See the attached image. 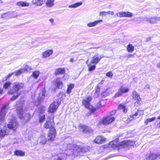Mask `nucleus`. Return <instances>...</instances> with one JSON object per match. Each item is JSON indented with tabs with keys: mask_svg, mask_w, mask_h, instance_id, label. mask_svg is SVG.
Wrapping results in <instances>:
<instances>
[{
	"mask_svg": "<svg viewBox=\"0 0 160 160\" xmlns=\"http://www.w3.org/2000/svg\"><path fill=\"white\" fill-rule=\"evenodd\" d=\"M53 116L52 115L48 116L46 122L44 124V127L46 128L50 129L48 136L50 138V140H53L56 135L55 129L53 128L54 123L53 121Z\"/></svg>",
	"mask_w": 160,
	"mask_h": 160,
	"instance_id": "nucleus-1",
	"label": "nucleus"
},
{
	"mask_svg": "<svg viewBox=\"0 0 160 160\" xmlns=\"http://www.w3.org/2000/svg\"><path fill=\"white\" fill-rule=\"evenodd\" d=\"M23 86L24 85L22 83L18 82L14 83L12 88L9 90L8 92V93L11 95L16 93V95L12 96L11 98V100H14L20 95V93L18 92L19 90L23 87Z\"/></svg>",
	"mask_w": 160,
	"mask_h": 160,
	"instance_id": "nucleus-2",
	"label": "nucleus"
},
{
	"mask_svg": "<svg viewBox=\"0 0 160 160\" xmlns=\"http://www.w3.org/2000/svg\"><path fill=\"white\" fill-rule=\"evenodd\" d=\"M92 100V97H87L86 99L82 100V102L83 105L85 108L88 109L91 112H93L95 111L96 109L90 103V102Z\"/></svg>",
	"mask_w": 160,
	"mask_h": 160,
	"instance_id": "nucleus-3",
	"label": "nucleus"
},
{
	"mask_svg": "<svg viewBox=\"0 0 160 160\" xmlns=\"http://www.w3.org/2000/svg\"><path fill=\"white\" fill-rule=\"evenodd\" d=\"M135 142V141H123L120 143V144H117L116 146L122 147L125 148L126 147H128L131 146H134Z\"/></svg>",
	"mask_w": 160,
	"mask_h": 160,
	"instance_id": "nucleus-4",
	"label": "nucleus"
},
{
	"mask_svg": "<svg viewBox=\"0 0 160 160\" xmlns=\"http://www.w3.org/2000/svg\"><path fill=\"white\" fill-rule=\"evenodd\" d=\"M9 104L4 105L2 108L1 111L0 112V120L3 121L5 118V116L7 110L8 109Z\"/></svg>",
	"mask_w": 160,
	"mask_h": 160,
	"instance_id": "nucleus-5",
	"label": "nucleus"
},
{
	"mask_svg": "<svg viewBox=\"0 0 160 160\" xmlns=\"http://www.w3.org/2000/svg\"><path fill=\"white\" fill-rule=\"evenodd\" d=\"M78 127L79 131L83 133H91L93 132L89 127L82 124L79 125Z\"/></svg>",
	"mask_w": 160,
	"mask_h": 160,
	"instance_id": "nucleus-6",
	"label": "nucleus"
},
{
	"mask_svg": "<svg viewBox=\"0 0 160 160\" xmlns=\"http://www.w3.org/2000/svg\"><path fill=\"white\" fill-rule=\"evenodd\" d=\"M129 88L123 87L122 86L121 87L118 92H117L114 95V98L119 97L122 95L123 93H126L129 91Z\"/></svg>",
	"mask_w": 160,
	"mask_h": 160,
	"instance_id": "nucleus-7",
	"label": "nucleus"
},
{
	"mask_svg": "<svg viewBox=\"0 0 160 160\" xmlns=\"http://www.w3.org/2000/svg\"><path fill=\"white\" fill-rule=\"evenodd\" d=\"M115 119L114 117L111 116H107L106 117L104 118L102 122L103 124L105 125H107L110 123L112 122Z\"/></svg>",
	"mask_w": 160,
	"mask_h": 160,
	"instance_id": "nucleus-8",
	"label": "nucleus"
},
{
	"mask_svg": "<svg viewBox=\"0 0 160 160\" xmlns=\"http://www.w3.org/2000/svg\"><path fill=\"white\" fill-rule=\"evenodd\" d=\"M18 126V123L15 119L10 122L8 124V128L9 129H12L14 131H15L17 129Z\"/></svg>",
	"mask_w": 160,
	"mask_h": 160,
	"instance_id": "nucleus-9",
	"label": "nucleus"
},
{
	"mask_svg": "<svg viewBox=\"0 0 160 160\" xmlns=\"http://www.w3.org/2000/svg\"><path fill=\"white\" fill-rule=\"evenodd\" d=\"M104 56L103 55H99L97 53L93 57L91 61V63L95 64H97L99 62L101 59Z\"/></svg>",
	"mask_w": 160,
	"mask_h": 160,
	"instance_id": "nucleus-10",
	"label": "nucleus"
},
{
	"mask_svg": "<svg viewBox=\"0 0 160 160\" xmlns=\"http://www.w3.org/2000/svg\"><path fill=\"white\" fill-rule=\"evenodd\" d=\"M58 106V102H54L50 105L48 109V112L51 113L54 112L57 110Z\"/></svg>",
	"mask_w": 160,
	"mask_h": 160,
	"instance_id": "nucleus-11",
	"label": "nucleus"
},
{
	"mask_svg": "<svg viewBox=\"0 0 160 160\" xmlns=\"http://www.w3.org/2000/svg\"><path fill=\"white\" fill-rule=\"evenodd\" d=\"M54 84L59 89H62L63 86V83L60 78H56L54 80Z\"/></svg>",
	"mask_w": 160,
	"mask_h": 160,
	"instance_id": "nucleus-12",
	"label": "nucleus"
},
{
	"mask_svg": "<svg viewBox=\"0 0 160 160\" xmlns=\"http://www.w3.org/2000/svg\"><path fill=\"white\" fill-rule=\"evenodd\" d=\"M53 51L52 49H49L47 50L42 53V58H45L48 57L53 53Z\"/></svg>",
	"mask_w": 160,
	"mask_h": 160,
	"instance_id": "nucleus-13",
	"label": "nucleus"
},
{
	"mask_svg": "<svg viewBox=\"0 0 160 160\" xmlns=\"http://www.w3.org/2000/svg\"><path fill=\"white\" fill-rule=\"evenodd\" d=\"M132 94L133 99L137 100V101L135 102L134 104L136 105H138V104L139 100L140 99L139 95L136 91L133 92H132Z\"/></svg>",
	"mask_w": 160,
	"mask_h": 160,
	"instance_id": "nucleus-14",
	"label": "nucleus"
},
{
	"mask_svg": "<svg viewBox=\"0 0 160 160\" xmlns=\"http://www.w3.org/2000/svg\"><path fill=\"white\" fill-rule=\"evenodd\" d=\"M143 114V112L142 110H138L137 111L135 112L134 114L131 116V117L129 118L130 120H132L134 118H135L136 117L138 116V115L139 116H140L142 115Z\"/></svg>",
	"mask_w": 160,
	"mask_h": 160,
	"instance_id": "nucleus-15",
	"label": "nucleus"
},
{
	"mask_svg": "<svg viewBox=\"0 0 160 160\" xmlns=\"http://www.w3.org/2000/svg\"><path fill=\"white\" fill-rule=\"evenodd\" d=\"M102 20L100 19L94 21L93 22H90L87 24V26L89 27H95L99 23L102 22Z\"/></svg>",
	"mask_w": 160,
	"mask_h": 160,
	"instance_id": "nucleus-16",
	"label": "nucleus"
},
{
	"mask_svg": "<svg viewBox=\"0 0 160 160\" xmlns=\"http://www.w3.org/2000/svg\"><path fill=\"white\" fill-rule=\"evenodd\" d=\"M145 21L148 22L151 24H154L156 22V19L155 17L151 18L146 17L144 18Z\"/></svg>",
	"mask_w": 160,
	"mask_h": 160,
	"instance_id": "nucleus-17",
	"label": "nucleus"
},
{
	"mask_svg": "<svg viewBox=\"0 0 160 160\" xmlns=\"http://www.w3.org/2000/svg\"><path fill=\"white\" fill-rule=\"evenodd\" d=\"M65 71L64 68H58L55 70L54 74L57 75L58 74H64Z\"/></svg>",
	"mask_w": 160,
	"mask_h": 160,
	"instance_id": "nucleus-18",
	"label": "nucleus"
},
{
	"mask_svg": "<svg viewBox=\"0 0 160 160\" xmlns=\"http://www.w3.org/2000/svg\"><path fill=\"white\" fill-rule=\"evenodd\" d=\"M158 155L155 154H152L151 155L150 154H148L146 156V158L147 160H154L156 159V158L158 157H160V156Z\"/></svg>",
	"mask_w": 160,
	"mask_h": 160,
	"instance_id": "nucleus-19",
	"label": "nucleus"
},
{
	"mask_svg": "<svg viewBox=\"0 0 160 160\" xmlns=\"http://www.w3.org/2000/svg\"><path fill=\"white\" fill-rule=\"evenodd\" d=\"M16 110L18 114L19 115V118L21 119H22L23 117V111H22V104L20 105V107L17 108Z\"/></svg>",
	"mask_w": 160,
	"mask_h": 160,
	"instance_id": "nucleus-20",
	"label": "nucleus"
},
{
	"mask_svg": "<svg viewBox=\"0 0 160 160\" xmlns=\"http://www.w3.org/2000/svg\"><path fill=\"white\" fill-rule=\"evenodd\" d=\"M45 2V0H32V2L37 6H40L42 5Z\"/></svg>",
	"mask_w": 160,
	"mask_h": 160,
	"instance_id": "nucleus-21",
	"label": "nucleus"
},
{
	"mask_svg": "<svg viewBox=\"0 0 160 160\" xmlns=\"http://www.w3.org/2000/svg\"><path fill=\"white\" fill-rule=\"evenodd\" d=\"M131 21L134 22L139 23L140 22H142L145 21L144 18L141 17L136 18L131 20Z\"/></svg>",
	"mask_w": 160,
	"mask_h": 160,
	"instance_id": "nucleus-22",
	"label": "nucleus"
},
{
	"mask_svg": "<svg viewBox=\"0 0 160 160\" xmlns=\"http://www.w3.org/2000/svg\"><path fill=\"white\" fill-rule=\"evenodd\" d=\"M55 0H48L46 2L47 6L49 7H51L54 5V2Z\"/></svg>",
	"mask_w": 160,
	"mask_h": 160,
	"instance_id": "nucleus-23",
	"label": "nucleus"
},
{
	"mask_svg": "<svg viewBox=\"0 0 160 160\" xmlns=\"http://www.w3.org/2000/svg\"><path fill=\"white\" fill-rule=\"evenodd\" d=\"M17 5L18 6L22 7H27L29 6V3L28 2H19L17 3Z\"/></svg>",
	"mask_w": 160,
	"mask_h": 160,
	"instance_id": "nucleus-24",
	"label": "nucleus"
},
{
	"mask_svg": "<svg viewBox=\"0 0 160 160\" xmlns=\"http://www.w3.org/2000/svg\"><path fill=\"white\" fill-rule=\"evenodd\" d=\"M118 109L120 110H122L123 112L126 113L127 112V108H126V106L123 104H121L119 105L118 107Z\"/></svg>",
	"mask_w": 160,
	"mask_h": 160,
	"instance_id": "nucleus-25",
	"label": "nucleus"
},
{
	"mask_svg": "<svg viewBox=\"0 0 160 160\" xmlns=\"http://www.w3.org/2000/svg\"><path fill=\"white\" fill-rule=\"evenodd\" d=\"M68 88L67 90V94H70L72 92V90L74 87V85L73 84H70L68 86Z\"/></svg>",
	"mask_w": 160,
	"mask_h": 160,
	"instance_id": "nucleus-26",
	"label": "nucleus"
},
{
	"mask_svg": "<svg viewBox=\"0 0 160 160\" xmlns=\"http://www.w3.org/2000/svg\"><path fill=\"white\" fill-rule=\"evenodd\" d=\"M134 47L131 44H129L127 47V50L129 52H132L134 50Z\"/></svg>",
	"mask_w": 160,
	"mask_h": 160,
	"instance_id": "nucleus-27",
	"label": "nucleus"
},
{
	"mask_svg": "<svg viewBox=\"0 0 160 160\" xmlns=\"http://www.w3.org/2000/svg\"><path fill=\"white\" fill-rule=\"evenodd\" d=\"M14 154L17 156H23L25 155V152L20 150H16L14 152Z\"/></svg>",
	"mask_w": 160,
	"mask_h": 160,
	"instance_id": "nucleus-28",
	"label": "nucleus"
},
{
	"mask_svg": "<svg viewBox=\"0 0 160 160\" xmlns=\"http://www.w3.org/2000/svg\"><path fill=\"white\" fill-rule=\"evenodd\" d=\"M82 4V2H79L77 3H75L73 5H70L69 6L68 8H76L78 6L81 5Z\"/></svg>",
	"mask_w": 160,
	"mask_h": 160,
	"instance_id": "nucleus-29",
	"label": "nucleus"
},
{
	"mask_svg": "<svg viewBox=\"0 0 160 160\" xmlns=\"http://www.w3.org/2000/svg\"><path fill=\"white\" fill-rule=\"evenodd\" d=\"M23 69V72H28L32 69V68L31 66L26 65L23 68H22Z\"/></svg>",
	"mask_w": 160,
	"mask_h": 160,
	"instance_id": "nucleus-30",
	"label": "nucleus"
},
{
	"mask_svg": "<svg viewBox=\"0 0 160 160\" xmlns=\"http://www.w3.org/2000/svg\"><path fill=\"white\" fill-rule=\"evenodd\" d=\"M40 72L38 71H36L32 72V76L35 79H37L38 77Z\"/></svg>",
	"mask_w": 160,
	"mask_h": 160,
	"instance_id": "nucleus-31",
	"label": "nucleus"
},
{
	"mask_svg": "<svg viewBox=\"0 0 160 160\" xmlns=\"http://www.w3.org/2000/svg\"><path fill=\"white\" fill-rule=\"evenodd\" d=\"M92 63L90 62V63L88 64V71H91L94 70L96 68L95 65H91Z\"/></svg>",
	"mask_w": 160,
	"mask_h": 160,
	"instance_id": "nucleus-32",
	"label": "nucleus"
},
{
	"mask_svg": "<svg viewBox=\"0 0 160 160\" xmlns=\"http://www.w3.org/2000/svg\"><path fill=\"white\" fill-rule=\"evenodd\" d=\"M45 93V91L44 90H43L42 93H40L39 94L38 99L40 100L43 99L44 98Z\"/></svg>",
	"mask_w": 160,
	"mask_h": 160,
	"instance_id": "nucleus-33",
	"label": "nucleus"
},
{
	"mask_svg": "<svg viewBox=\"0 0 160 160\" xmlns=\"http://www.w3.org/2000/svg\"><path fill=\"white\" fill-rule=\"evenodd\" d=\"M23 70L21 68L18 71L13 72V73H14L15 76H18L23 73Z\"/></svg>",
	"mask_w": 160,
	"mask_h": 160,
	"instance_id": "nucleus-34",
	"label": "nucleus"
},
{
	"mask_svg": "<svg viewBox=\"0 0 160 160\" xmlns=\"http://www.w3.org/2000/svg\"><path fill=\"white\" fill-rule=\"evenodd\" d=\"M124 17H131L133 16L132 14L129 12H124Z\"/></svg>",
	"mask_w": 160,
	"mask_h": 160,
	"instance_id": "nucleus-35",
	"label": "nucleus"
},
{
	"mask_svg": "<svg viewBox=\"0 0 160 160\" xmlns=\"http://www.w3.org/2000/svg\"><path fill=\"white\" fill-rule=\"evenodd\" d=\"M156 119L155 117H153L152 118H148L145 121V123L146 124H148V123L149 122H152L155 120Z\"/></svg>",
	"mask_w": 160,
	"mask_h": 160,
	"instance_id": "nucleus-36",
	"label": "nucleus"
},
{
	"mask_svg": "<svg viewBox=\"0 0 160 160\" xmlns=\"http://www.w3.org/2000/svg\"><path fill=\"white\" fill-rule=\"evenodd\" d=\"M123 136H122V134H119L117 135L115 137L114 140H119V139H122V137Z\"/></svg>",
	"mask_w": 160,
	"mask_h": 160,
	"instance_id": "nucleus-37",
	"label": "nucleus"
},
{
	"mask_svg": "<svg viewBox=\"0 0 160 160\" xmlns=\"http://www.w3.org/2000/svg\"><path fill=\"white\" fill-rule=\"evenodd\" d=\"M6 134V132L4 130L0 128V137H3Z\"/></svg>",
	"mask_w": 160,
	"mask_h": 160,
	"instance_id": "nucleus-38",
	"label": "nucleus"
},
{
	"mask_svg": "<svg viewBox=\"0 0 160 160\" xmlns=\"http://www.w3.org/2000/svg\"><path fill=\"white\" fill-rule=\"evenodd\" d=\"M11 83L10 82H5L3 85V88L5 89H7L11 85Z\"/></svg>",
	"mask_w": 160,
	"mask_h": 160,
	"instance_id": "nucleus-39",
	"label": "nucleus"
},
{
	"mask_svg": "<svg viewBox=\"0 0 160 160\" xmlns=\"http://www.w3.org/2000/svg\"><path fill=\"white\" fill-rule=\"evenodd\" d=\"M94 140H105L104 137L100 135L98 136Z\"/></svg>",
	"mask_w": 160,
	"mask_h": 160,
	"instance_id": "nucleus-40",
	"label": "nucleus"
},
{
	"mask_svg": "<svg viewBox=\"0 0 160 160\" xmlns=\"http://www.w3.org/2000/svg\"><path fill=\"white\" fill-rule=\"evenodd\" d=\"M45 119V116L44 115H42L41 116L39 117L40 122H43Z\"/></svg>",
	"mask_w": 160,
	"mask_h": 160,
	"instance_id": "nucleus-41",
	"label": "nucleus"
},
{
	"mask_svg": "<svg viewBox=\"0 0 160 160\" xmlns=\"http://www.w3.org/2000/svg\"><path fill=\"white\" fill-rule=\"evenodd\" d=\"M106 75L107 76L110 78H112L113 75L112 73L111 72H107Z\"/></svg>",
	"mask_w": 160,
	"mask_h": 160,
	"instance_id": "nucleus-42",
	"label": "nucleus"
},
{
	"mask_svg": "<svg viewBox=\"0 0 160 160\" xmlns=\"http://www.w3.org/2000/svg\"><path fill=\"white\" fill-rule=\"evenodd\" d=\"M107 12L102 11L100 12L99 13L100 16H105L107 15Z\"/></svg>",
	"mask_w": 160,
	"mask_h": 160,
	"instance_id": "nucleus-43",
	"label": "nucleus"
},
{
	"mask_svg": "<svg viewBox=\"0 0 160 160\" xmlns=\"http://www.w3.org/2000/svg\"><path fill=\"white\" fill-rule=\"evenodd\" d=\"M115 15L117 17H122V12H119L117 13Z\"/></svg>",
	"mask_w": 160,
	"mask_h": 160,
	"instance_id": "nucleus-44",
	"label": "nucleus"
},
{
	"mask_svg": "<svg viewBox=\"0 0 160 160\" xmlns=\"http://www.w3.org/2000/svg\"><path fill=\"white\" fill-rule=\"evenodd\" d=\"M100 87H99V85H97L96 88V90L95 92L99 93L100 91Z\"/></svg>",
	"mask_w": 160,
	"mask_h": 160,
	"instance_id": "nucleus-45",
	"label": "nucleus"
},
{
	"mask_svg": "<svg viewBox=\"0 0 160 160\" xmlns=\"http://www.w3.org/2000/svg\"><path fill=\"white\" fill-rule=\"evenodd\" d=\"M107 12V15L108 14H109L110 15H114V12L113 11H108Z\"/></svg>",
	"mask_w": 160,
	"mask_h": 160,
	"instance_id": "nucleus-46",
	"label": "nucleus"
},
{
	"mask_svg": "<svg viewBox=\"0 0 160 160\" xmlns=\"http://www.w3.org/2000/svg\"><path fill=\"white\" fill-rule=\"evenodd\" d=\"M94 141V142L95 143H98L99 144H101L102 143V141Z\"/></svg>",
	"mask_w": 160,
	"mask_h": 160,
	"instance_id": "nucleus-47",
	"label": "nucleus"
},
{
	"mask_svg": "<svg viewBox=\"0 0 160 160\" xmlns=\"http://www.w3.org/2000/svg\"><path fill=\"white\" fill-rule=\"evenodd\" d=\"M116 112V110H114L112 111L110 113V115L109 116H112L113 115H114Z\"/></svg>",
	"mask_w": 160,
	"mask_h": 160,
	"instance_id": "nucleus-48",
	"label": "nucleus"
},
{
	"mask_svg": "<svg viewBox=\"0 0 160 160\" xmlns=\"http://www.w3.org/2000/svg\"><path fill=\"white\" fill-rule=\"evenodd\" d=\"M133 56H134V54H129V55H127L126 57L128 58H130L133 57Z\"/></svg>",
	"mask_w": 160,
	"mask_h": 160,
	"instance_id": "nucleus-49",
	"label": "nucleus"
},
{
	"mask_svg": "<svg viewBox=\"0 0 160 160\" xmlns=\"http://www.w3.org/2000/svg\"><path fill=\"white\" fill-rule=\"evenodd\" d=\"M104 80H102L100 81V82L98 84V85H99V87H100V86L101 85L103 84V83L104 82Z\"/></svg>",
	"mask_w": 160,
	"mask_h": 160,
	"instance_id": "nucleus-50",
	"label": "nucleus"
},
{
	"mask_svg": "<svg viewBox=\"0 0 160 160\" xmlns=\"http://www.w3.org/2000/svg\"><path fill=\"white\" fill-rule=\"evenodd\" d=\"M99 95V93L96 92H95L94 96L96 97H98Z\"/></svg>",
	"mask_w": 160,
	"mask_h": 160,
	"instance_id": "nucleus-51",
	"label": "nucleus"
},
{
	"mask_svg": "<svg viewBox=\"0 0 160 160\" xmlns=\"http://www.w3.org/2000/svg\"><path fill=\"white\" fill-rule=\"evenodd\" d=\"M40 139H42V140H44L45 138V136L43 135H42L40 136Z\"/></svg>",
	"mask_w": 160,
	"mask_h": 160,
	"instance_id": "nucleus-52",
	"label": "nucleus"
},
{
	"mask_svg": "<svg viewBox=\"0 0 160 160\" xmlns=\"http://www.w3.org/2000/svg\"><path fill=\"white\" fill-rule=\"evenodd\" d=\"M156 19V22L157 21H160V17H155Z\"/></svg>",
	"mask_w": 160,
	"mask_h": 160,
	"instance_id": "nucleus-53",
	"label": "nucleus"
},
{
	"mask_svg": "<svg viewBox=\"0 0 160 160\" xmlns=\"http://www.w3.org/2000/svg\"><path fill=\"white\" fill-rule=\"evenodd\" d=\"M157 66L158 68H160V62L157 63Z\"/></svg>",
	"mask_w": 160,
	"mask_h": 160,
	"instance_id": "nucleus-54",
	"label": "nucleus"
},
{
	"mask_svg": "<svg viewBox=\"0 0 160 160\" xmlns=\"http://www.w3.org/2000/svg\"><path fill=\"white\" fill-rule=\"evenodd\" d=\"M49 21L51 23L53 22V19L52 18H50L49 20Z\"/></svg>",
	"mask_w": 160,
	"mask_h": 160,
	"instance_id": "nucleus-55",
	"label": "nucleus"
},
{
	"mask_svg": "<svg viewBox=\"0 0 160 160\" xmlns=\"http://www.w3.org/2000/svg\"><path fill=\"white\" fill-rule=\"evenodd\" d=\"M145 88L149 89L150 88V86L149 85H147L145 86Z\"/></svg>",
	"mask_w": 160,
	"mask_h": 160,
	"instance_id": "nucleus-56",
	"label": "nucleus"
},
{
	"mask_svg": "<svg viewBox=\"0 0 160 160\" xmlns=\"http://www.w3.org/2000/svg\"><path fill=\"white\" fill-rule=\"evenodd\" d=\"M13 74H14V73H12L8 74V78H9L10 77H11Z\"/></svg>",
	"mask_w": 160,
	"mask_h": 160,
	"instance_id": "nucleus-57",
	"label": "nucleus"
},
{
	"mask_svg": "<svg viewBox=\"0 0 160 160\" xmlns=\"http://www.w3.org/2000/svg\"><path fill=\"white\" fill-rule=\"evenodd\" d=\"M69 61L71 62H75V61L74 60L73 58H71Z\"/></svg>",
	"mask_w": 160,
	"mask_h": 160,
	"instance_id": "nucleus-58",
	"label": "nucleus"
},
{
	"mask_svg": "<svg viewBox=\"0 0 160 160\" xmlns=\"http://www.w3.org/2000/svg\"><path fill=\"white\" fill-rule=\"evenodd\" d=\"M41 143H42V144H44L46 143V141H42L41 142Z\"/></svg>",
	"mask_w": 160,
	"mask_h": 160,
	"instance_id": "nucleus-59",
	"label": "nucleus"
},
{
	"mask_svg": "<svg viewBox=\"0 0 160 160\" xmlns=\"http://www.w3.org/2000/svg\"><path fill=\"white\" fill-rule=\"evenodd\" d=\"M98 106H97V108H99L100 107V103H98Z\"/></svg>",
	"mask_w": 160,
	"mask_h": 160,
	"instance_id": "nucleus-60",
	"label": "nucleus"
},
{
	"mask_svg": "<svg viewBox=\"0 0 160 160\" xmlns=\"http://www.w3.org/2000/svg\"><path fill=\"white\" fill-rule=\"evenodd\" d=\"M157 126L158 128H160V122L157 124Z\"/></svg>",
	"mask_w": 160,
	"mask_h": 160,
	"instance_id": "nucleus-61",
	"label": "nucleus"
},
{
	"mask_svg": "<svg viewBox=\"0 0 160 160\" xmlns=\"http://www.w3.org/2000/svg\"><path fill=\"white\" fill-rule=\"evenodd\" d=\"M124 12H122V17H124Z\"/></svg>",
	"mask_w": 160,
	"mask_h": 160,
	"instance_id": "nucleus-62",
	"label": "nucleus"
},
{
	"mask_svg": "<svg viewBox=\"0 0 160 160\" xmlns=\"http://www.w3.org/2000/svg\"><path fill=\"white\" fill-rule=\"evenodd\" d=\"M3 92V90L2 89H0V94H2Z\"/></svg>",
	"mask_w": 160,
	"mask_h": 160,
	"instance_id": "nucleus-63",
	"label": "nucleus"
},
{
	"mask_svg": "<svg viewBox=\"0 0 160 160\" xmlns=\"http://www.w3.org/2000/svg\"><path fill=\"white\" fill-rule=\"evenodd\" d=\"M56 160H62V159L60 158H58Z\"/></svg>",
	"mask_w": 160,
	"mask_h": 160,
	"instance_id": "nucleus-64",
	"label": "nucleus"
}]
</instances>
